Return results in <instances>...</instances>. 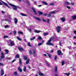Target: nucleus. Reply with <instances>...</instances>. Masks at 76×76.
<instances>
[{
  "mask_svg": "<svg viewBox=\"0 0 76 76\" xmlns=\"http://www.w3.org/2000/svg\"><path fill=\"white\" fill-rule=\"evenodd\" d=\"M72 19L75 20V19H76V15H74L72 16Z\"/></svg>",
  "mask_w": 76,
  "mask_h": 76,
  "instance_id": "18",
  "label": "nucleus"
},
{
  "mask_svg": "<svg viewBox=\"0 0 76 76\" xmlns=\"http://www.w3.org/2000/svg\"><path fill=\"white\" fill-rule=\"evenodd\" d=\"M68 48H69V50H71V49H72V47L71 46H69L68 47Z\"/></svg>",
  "mask_w": 76,
  "mask_h": 76,
  "instance_id": "49",
  "label": "nucleus"
},
{
  "mask_svg": "<svg viewBox=\"0 0 76 76\" xmlns=\"http://www.w3.org/2000/svg\"><path fill=\"white\" fill-rule=\"evenodd\" d=\"M34 19H36V20H39V21H40L41 20V19H40V18H37L36 17H34Z\"/></svg>",
  "mask_w": 76,
  "mask_h": 76,
  "instance_id": "10",
  "label": "nucleus"
},
{
  "mask_svg": "<svg viewBox=\"0 0 76 76\" xmlns=\"http://www.w3.org/2000/svg\"><path fill=\"white\" fill-rule=\"evenodd\" d=\"M38 13H39V15H42V12L39 11L38 12Z\"/></svg>",
  "mask_w": 76,
  "mask_h": 76,
  "instance_id": "40",
  "label": "nucleus"
},
{
  "mask_svg": "<svg viewBox=\"0 0 76 76\" xmlns=\"http://www.w3.org/2000/svg\"><path fill=\"white\" fill-rule=\"evenodd\" d=\"M20 15H21V16H27L26 15L24 14V13H21L20 14Z\"/></svg>",
  "mask_w": 76,
  "mask_h": 76,
  "instance_id": "22",
  "label": "nucleus"
},
{
  "mask_svg": "<svg viewBox=\"0 0 76 76\" xmlns=\"http://www.w3.org/2000/svg\"><path fill=\"white\" fill-rule=\"evenodd\" d=\"M23 58L24 60H27V56H24L23 57Z\"/></svg>",
  "mask_w": 76,
  "mask_h": 76,
  "instance_id": "21",
  "label": "nucleus"
},
{
  "mask_svg": "<svg viewBox=\"0 0 76 76\" xmlns=\"http://www.w3.org/2000/svg\"><path fill=\"white\" fill-rule=\"evenodd\" d=\"M42 3H43L45 5H48V4L47 2H45L44 1H42Z\"/></svg>",
  "mask_w": 76,
  "mask_h": 76,
  "instance_id": "26",
  "label": "nucleus"
},
{
  "mask_svg": "<svg viewBox=\"0 0 76 76\" xmlns=\"http://www.w3.org/2000/svg\"><path fill=\"white\" fill-rule=\"evenodd\" d=\"M57 56L56 55L55 56L54 59L55 60H56L57 59Z\"/></svg>",
  "mask_w": 76,
  "mask_h": 76,
  "instance_id": "45",
  "label": "nucleus"
},
{
  "mask_svg": "<svg viewBox=\"0 0 76 76\" xmlns=\"http://www.w3.org/2000/svg\"><path fill=\"white\" fill-rule=\"evenodd\" d=\"M1 1L3 4H4L6 6H7V7H8V8H10V7H9V5H8V4H7V3L4 2L3 1Z\"/></svg>",
  "mask_w": 76,
  "mask_h": 76,
  "instance_id": "7",
  "label": "nucleus"
},
{
  "mask_svg": "<svg viewBox=\"0 0 76 76\" xmlns=\"http://www.w3.org/2000/svg\"><path fill=\"white\" fill-rule=\"evenodd\" d=\"M51 14H49L48 15V17H51Z\"/></svg>",
  "mask_w": 76,
  "mask_h": 76,
  "instance_id": "53",
  "label": "nucleus"
},
{
  "mask_svg": "<svg viewBox=\"0 0 76 76\" xmlns=\"http://www.w3.org/2000/svg\"><path fill=\"white\" fill-rule=\"evenodd\" d=\"M9 38V36H4L3 37V38Z\"/></svg>",
  "mask_w": 76,
  "mask_h": 76,
  "instance_id": "33",
  "label": "nucleus"
},
{
  "mask_svg": "<svg viewBox=\"0 0 76 76\" xmlns=\"http://www.w3.org/2000/svg\"><path fill=\"white\" fill-rule=\"evenodd\" d=\"M64 4H66V5H69L70 4V3L69 2L65 1L64 3Z\"/></svg>",
  "mask_w": 76,
  "mask_h": 76,
  "instance_id": "15",
  "label": "nucleus"
},
{
  "mask_svg": "<svg viewBox=\"0 0 76 76\" xmlns=\"http://www.w3.org/2000/svg\"><path fill=\"white\" fill-rule=\"evenodd\" d=\"M53 51H54V50H52L50 51V53H53Z\"/></svg>",
  "mask_w": 76,
  "mask_h": 76,
  "instance_id": "56",
  "label": "nucleus"
},
{
  "mask_svg": "<svg viewBox=\"0 0 76 76\" xmlns=\"http://www.w3.org/2000/svg\"><path fill=\"white\" fill-rule=\"evenodd\" d=\"M18 34H23V32H22L20 31H18Z\"/></svg>",
  "mask_w": 76,
  "mask_h": 76,
  "instance_id": "44",
  "label": "nucleus"
},
{
  "mask_svg": "<svg viewBox=\"0 0 76 76\" xmlns=\"http://www.w3.org/2000/svg\"><path fill=\"white\" fill-rule=\"evenodd\" d=\"M74 45H76V42H74Z\"/></svg>",
  "mask_w": 76,
  "mask_h": 76,
  "instance_id": "62",
  "label": "nucleus"
},
{
  "mask_svg": "<svg viewBox=\"0 0 76 76\" xmlns=\"http://www.w3.org/2000/svg\"><path fill=\"white\" fill-rule=\"evenodd\" d=\"M35 33H39V32H41V31H38L37 30H35L34 31Z\"/></svg>",
  "mask_w": 76,
  "mask_h": 76,
  "instance_id": "11",
  "label": "nucleus"
},
{
  "mask_svg": "<svg viewBox=\"0 0 76 76\" xmlns=\"http://www.w3.org/2000/svg\"><path fill=\"white\" fill-rule=\"evenodd\" d=\"M54 70L55 73H57V66H55Z\"/></svg>",
  "mask_w": 76,
  "mask_h": 76,
  "instance_id": "14",
  "label": "nucleus"
},
{
  "mask_svg": "<svg viewBox=\"0 0 76 76\" xmlns=\"http://www.w3.org/2000/svg\"><path fill=\"white\" fill-rule=\"evenodd\" d=\"M26 66H24V68L23 69V71L24 72H26Z\"/></svg>",
  "mask_w": 76,
  "mask_h": 76,
  "instance_id": "25",
  "label": "nucleus"
},
{
  "mask_svg": "<svg viewBox=\"0 0 76 76\" xmlns=\"http://www.w3.org/2000/svg\"><path fill=\"white\" fill-rule=\"evenodd\" d=\"M61 20L62 22H64L66 20V18H61Z\"/></svg>",
  "mask_w": 76,
  "mask_h": 76,
  "instance_id": "9",
  "label": "nucleus"
},
{
  "mask_svg": "<svg viewBox=\"0 0 76 76\" xmlns=\"http://www.w3.org/2000/svg\"><path fill=\"white\" fill-rule=\"evenodd\" d=\"M42 39V38L41 37V36H39V37H38V39H39V40H40L41 39Z\"/></svg>",
  "mask_w": 76,
  "mask_h": 76,
  "instance_id": "36",
  "label": "nucleus"
},
{
  "mask_svg": "<svg viewBox=\"0 0 76 76\" xmlns=\"http://www.w3.org/2000/svg\"><path fill=\"white\" fill-rule=\"evenodd\" d=\"M54 4L53 3H51L49 5L50 6H53Z\"/></svg>",
  "mask_w": 76,
  "mask_h": 76,
  "instance_id": "39",
  "label": "nucleus"
},
{
  "mask_svg": "<svg viewBox=\"0 0 76 76\" xmlns=\"http://www.w3.org/2000/svg\"><path fill=\"white\" fill-rule=\"evenodd\" d=\"M10 45L11 46H13L14 45H15V43H14L13 41H12L11 40H10Z\"/></svg>",
  "mask_w": 76,
  "mask_h": 76,
  "instance_id": "6",
  "label": "nucleus"
},
{
  "mask_svg": "<svg viewBox=\"0 0 76 76\" xmlns=\"http://www.w3.org/2000/svg\"><path fill=\"white\" fill-rule=\"evenodd\" d=\"M58 54L59 56L61 54V52L60 50H58Z\"/></svg>",
  "mask_w": 76,
  "mask_h": 76,
  "instance_id": "20",
  "label": "nucleus"
},
{
  "mask_svg": "<svg viewBox=\"0 0 76 76\" xmlns=\"http://www.w3.org/2000/svg\"><path fill=\"white\" fill-rule=\"evenodd\" d=\"M17 39H18V40H19V41H21V39L20 38V37H19L18 36L17 37Z\"/></svg>",
  "mask_w": 76,
  "mask_h": 76,
  "instance_id": "31",
  "label": "nucleus"
},
{
  "mask_svg": "<svg viewBox=\"0 0 76 76\" xmlns=\"http://www.w3.org/2000/svg\"><path fill=\"white\" fill-rule=\"evenodd\" d=\"M15 61H16L15 59H14V60H13L11 62V63H13V62H14Z\"/></svg>",
  "mask_w": 76,
  "mask_h": 76,
  "instance_id": "51",
  "label": "nucleus"
},
{
  "mask_svg": "<svg viewBox=\"0 0 76 76\" xmlns=\"http://www.w3.org/2000/svg\"><path fill=\"white\" fill-rule=\"evenodd\" d=\"M50 19H47V22L48 23H50Z\"/></svg>",
  "mask_w": 76,
  "mask_h": 76,
  "instance_id": "46",
  "label": "nucleus"
},
{
  "mask_svg": "<svg viewBox=\"0 0 76 76\" xmlns=\"http://www.w3.org/2000/svg\"><path fill=\"white\" fill-rule=\"evenodd\" d=\"M61 28V27H60V26H58L56 27V29L58 33H59L60 32Z\"/></svg>",
  "mask_w": 76,
  "mask_h": 76,
  "instance_id": "5",
  "label": "nucleus"
},
{
  "mask_svg": "<svg viewBox=\"0 0 76 76\" xmlns=\"http://www.w3.org/2000/svg\"><path fill=\"white\" fill-rule=\"evenodd\" d=\"M17 73V72H14V75H15L16 76H19L18 75V73Z\"/></svg>",
  "mask_w": 76,
  "mask_h": 76,
  "instance_id": "28",
  "label": "nucleus"
},
{
  "mask_svg": "<svg viewBox=\"0 0 76 76\" xmlns=\"http://www.w3.org/2000/svg\"><path fill=\"white\" fill-rule=\"evenodd\" d=\"M34 4H37V2L36 1L34 2Z\"/></svg>",
  "mask_w": 76,
  "mask_h": 76,
  "instance_id": "64",
  "label": "nucleus"
},
{
  "mask_svg": "<svg viewBox=\"0 0 76 76\" xmlns=\"http://www.w3.org/2000/svg\"><path fill=\"white\" fill-rule=\"evenodd\" d=\"M19 58V54H18L15 56V58Z\"/></svg>",
  "mask_w": 76,
  "mask_h": 76,
  "instance_id": "32",
  "label": "nucleus"
},
{
  "mask_svg": "<svg viewBox=\"0 0 76 76\" xmlns=\"http://www.w3.org/2000/svg\"><path fill=\"white\" fill-rule=\"evenodd\" d=\"M37 50L36 49H33L32 50V51L31 50L29 51V53L30 55H32L33 54V55L35 56L36 54H37Z\"/></svg>",
  "mask_w": 76,
  "mask_h": 76,
  "instance_id": "2",
  "label": "nucleus"
},
{
  "mask_svg": "<svg viewBox=\"0 0 76 76\" xmlns=\"http://www.w3.org/2000/svg\"><path fill=\"white\" fill-rule=\"evenodd\" d=\"M64 64V62L63 61L62 62V66H63Z\"/></svg>",
  "mask_w": 76,
  "mask_h": 76,
  "instance_id": "50",
  "label": "nucleus"
},
{
  "mask_svg": "<svg viewBox=\"0 0 76 76\" xmlns=\"http://www.w3.org/2000/svg\"><path fill=\"white\" fill-rule=\"evenodd\" d=\"M26 3H27V4H28V5H29V1H28L27 0Z\"/></svg>",
  "mask_w": 76,
  "mask_h": 76,
  "instance_id": "48",
  "label": "nucleus"
},
{
  "mask_svg": "<svg viewBox=\"0 0 76 76\" xmlns=\"http://www.w3.org/2000/svg\"><path fill=\"white\" fill-rule=\"evenodd\" d=\"M35 39V37H33V38L30 39L31 40H33Z\"/></svg>",
  "mask_w": 76,
  "mask_h": 76,
  "instance_id": "42",
  "label": "nucleus"
},
{
  "mask_svg": "<svg viewBox=\"0 0 76 76\" xmlns=\"http://www.w3.org/2000/svg\"><path fill=\"white\" fill-rule=\"evenodd\" d=\"M19 61L20 64H22V61L21 60L20 58H19Z\"/></svg>",
  "mask_w": 76,
  "mask_h": 76,
  "instance_id": "34",
  "label": "nucleus"
},
{
  "mask_svg": "<svg viewBox=\"0 0 76 76\" xmlns=\"http://www.w3.org/2000/svg\"><path fill=\"white\" fill-rule=\"evenodd\" d=\"M28 45L29 47H31V43L30 42H28Z\"/></svg>",
  "mask_w": 76,
  "mask_h": 76,
  "instance_id": "43",
  "label": "nucleus"
},
{
  "mask_svg": "<svg viewBox=\"0 0 76 76\" xmlns=\"http://www.w3.org/2000/svg\"><path fill=\"white\" fill-rule=\"evenodd\" d=\"M48 35V33H44L43 34L44 36H46V35Z\"/></svg>",
  "mask_w": 76,
  "mask_h": 76,
  "instance_id": "35",
  "label": "nucleus"
},
{
  "mask_svg": "<svg viewBox=\"0 0 76 76\" xmlns=\"http://www.w3.org/2000/svg\"><path fill=\"white\" fill-rule=\"evenodd\" d=\"M3 75H4V71L3 69H2L1 71V75L3 76Z\"/></svg>",
  "mask_w": 76,
  "mask_h": 76,
  "instance_id": "12",
  "label": "nucleus"
},
{
  "mask_svg": "<svg viewBox=\"0 0 76 76\" xmlns=\"http://www.w3.org/2000/svg\"><path fill=\"white\" fill-rule=\"evenodd\" d=\"M47 14H44L43 15V16H47Z\"/></svg>",
  "mask_w": 76,
  "mask_h": 76,
  "instance_id": "57",
  "label": "nucleus"
},
{
  "mask_svg": "<svg viewBox=\"0 0 76 76\" xmlns=\"http://www.w3.org/2000/svg\"><path fill=\"white\" fill-rule=\"evenodd\" d=\"M29 31L30 32H32V30H31V29L30 28L29 30Z\"/></svg>",
  "mask_w": 76,
  "mask_h": 76,
  "instance_id": "55",
  "label": "nucleus"
},
{
  "mask_svg": "<svg viewBox=\"0 0 76 76\" xmlns=\"http://www.w3.org/2000/svg\"><path fill=\"white\" fill-rule=\"evenodd\" d=\"M39 74L41 76H44V74L42 73V72H40L39 73Z\"/></svg>",
  "mask_w": 76,
  "mask_h": 76,
  "instance_id": "24",
  "label": "nucleus"
},
{
  "mask_svg": "<svg viewBox=\"0 0 76 76\" xmlns=\"http://www.w3.org/2000/svg\"><path fill=\"white\" fill-rule=\"evenodd\" d=\"M5 51L6 53L5 54H9V50H7V49H5Z\"/></svg>",
  "mask_w": 76,
  "mask_h": 76,
  "instance_id": "17",
  "label": "nucleus"
},
{
  "mask_svg": "<svg viewBox=\"0 0 76 76\" xmlns=\"http://www.w3.org/2000/svg\"><path fill=\"white\" fill-rule=\"evenodd\" d=\"M42 44V43H39L38 44V47H39L40 45H41Z\"/></svg>",
  "mask_w": 76,
  "mask_h": 76,
  "instance_id": "37",
  "label": "nucleus"
},
{
  "mask_svg": "<svg viewBox=\"0 0 76 76\" xmlns=\"http://www.w3.org/2000/svg\"><path fill=\"white\" fill-rule=\"evenodd\" d=\"M71 4L72 5H74V3L73 2H72Z\"/></svg>",
  "mask_w": 76,
  "mask_h": 76,
  "instance_id": "61",
  "label": "nucleus"
},
{
  "mask_svg": "<svg viewBox=\"0 0 76 76\" xmlns=\"http://www.w3.org/2000/svg\"><path fill=\"white\" fill-rule=\"evenodd\" d=\"M18 50H19L20 51H23V49L22 47H18Z\"/></svg>",
  "mask_w": 76,
  "mask_h": 76,
  "instance_id": "19",
  "label": "nucleus"
},
{
  "mask_svg": "<svg viewBox=\"0 0 76 76\" xmlns=\"http://www.w3.org/2000/svg\"><path fill=\"white\" fill-rule=\"evenodd\" d=\"M66 7L67 8V9H70V7L69 6H66Z\"/></svg>",
  "mask_w": 76,
  "mask_h": 76,
  "instance_id": "52",
  "label": "nucleus"
},
{
  "mask_svg": "<svg viewBox=\"0 0 76 76\" xmlns=\"http://www.w3.org/2000/svg\"><path fill=\"white\" fill-rule=\"evenodd\" d=\"M64 74L65 75H66L67 76H69V75H70V73H64Z\"/></svg>",
  "mask_w": 76,
  "mask_h": 76,
  "instance_id": "27",
  "label": "nucleus"
},
{
  "mask_svg": "<svg viewBox=\"0 0 76 76\" xmlns=\"http://www.w3.org/2000/svg\"><path fill=\"white\" fill-rule=\"evenodd\" d=\"M18 70L20 72H22V69L20 68V67H18Z\"/></svg>",
  "mask_w": 76,
  "mask_h": 76,
  "instance_id": "16",
  "label": "nucleus"
},
{
  "mask_svg": "<svg viewBox=\"0 0 76 76\" xmlns=\"http://www.w3.org/2000/svg\"><path fill=\"white\" fill-rule=\"evenodd\" d=\"M29 59H28L27 60V61L26 62V64H28L29 63Z\"/></svg>",
  "mask_w": 76,
  "mask_h": 76,
  "instance_id": "30",
  "label": "nucleus"
},
{
  "mask_svg": "<svg viewBox=\"0 0 76 76\" xmlns=\"http://www.w3.org/2000/svg\"><path fill=\"white\" fill-rule=\"evenodd\" d=\"M28 67L29 68V69H31V66L29 65L28 66Z\"/></svg>",
  "mask_w": 76,
  "mask_h": 76,
  "instance_id": "60",
  "label": "nucleus"
},
{
  "mask_svg": "<svg viewBox=\"0 0 76 76\" xmlns=\"http://www.w3.org/2000/svg\"><path fill=\"white\" fill-rule=\"evenodd\" d=\"M1 12H2V13L3 14L5 13V12H4V11H2Z\"/></svg>",
  "mask_w": 76,
  "mask_h": 76,
  "instance_id": "63",
  "label": "nucleus"
},
{
  "mask_svg": "<svg viewBox=\"0 0 76 76\" xmlns=\"http://www.w3.org/2000/svg\"><path fill=\"white\" fill-rule=\"evenodd\" d=\"M14 22L15 24H17V23H18V19H16V18H14Z\"/></svg>",
  "mask_w": 76,
  "mask_h": 76,
  "instance_id": "13",
  "label": "nucleus"
},
{
  "mask_svg": "<svg viewBox=\"0 0 76 76\" xmlns=\"http://www.w3.org/2000/svg\"><path fill=\"white\" fill-rule=\"evenodd\" d=\"M7 59H8V60H11V58L10 57H7Z\"/></svg>",
  "mask_w": 76,
  "mask_h": 76,
  "instance_id": "54",
  "label": "nucleus"
},
{
  "mask_svg": "<svg viewBox=\"0 0 76 76\" xmlns=\"http://www.w3.org/2000/svg\"><path fill=\"white\" fill-rule=\"evenodd\" d=\"M9 27V26L8 25H6L5 26V28H7Z\"/></svg>",
  "mask_w": 76,
  "mask_h": 76,
  "instance_id": "47",
  "label": "nucleus"
},
{
  "mask_svg": "<svg viewBox=\"0 0 76 76\" xmlns=\"http://www.w3.org/2000/svg\"><path fill=\"white\" fill-rule=\"evenodd\" d=\"M50 13L51 14H55V13H56V12L55 11H52L50 12Z\"/></svg>",
  "mask_w": 76,
  "mask_h": 76,
  "instance_id": "38",
  "label": "nucleus"
},
{
  "mask_svg": "<svg viewBox=\"0 0 76 76\" xmlns=\"http://www.w3.org/2000/svg\"><path fill=\"white\" fill-rule=\"evenodd\" d=\"M61 42H59V44L60 46H61Z\"/></svg>",
  "mask_w": 76,
  "mask_h": 76,
  "instance_id": "58",
  "label": "nucleus"
},
{
  "mask_svg": "<svg viewBox=\"0 0 76 76\" xmlns=\"http://www.w3.org/2000/svg\"><path fill=\"white\" fill-rule=\"evenodd\" d=\"M42 20H43V21L44 22H47V21L46 20H45L44 19H43Z\"/></svg>",
  "mask_w": 76,
  "mask_h": 76,
  "instance_id": "59",
  "label": "nucleus"
},
{
  "mask_svg": "<svg viewBox=\"0 0 76 76\" xmlns=\"http://www.w3.org/2000/svg\"><path fill=\"white\" fill-rule=\"evenodd\" d=\"M56 38V36H54L52 38L50 39L49 40H48V42L46 43L47 45H53V44L51 43H50V42H51V40H52L53 38Z\"/></svg>",
  "mask_w": 76,
  "mask_h": 76,
  "instance_id": "1",
  "label": "nucleus"
},
{
  "mask_svg": "<svg viewBox=\"0 0 76 76\" xmlns=\"http://www.w3.org/2000/svg\"><path fill=\"white\" fill-rule=\"evenodd\" d=\"M5 57L4 55V54L3 53H1V58H4Z\"/></svg>",
  "mask_w": 76,
  "mask_h": 76,
  "instance_id": "8",
  "label": "nucleus"
},
{
  "mask_svg": "<svg viewBox=\"0 0 76 76\" xmlns=\"http://www.w3.org/2000/svg\"><path fill=\"white\" fill-rule=\"evenodd\" d=\"M32 10H33V11L34 12L35 14H37V12H36V11L35 10V9H34V8H32Z\"/></svg>",
  "mask_w": 76,
  "mask_h": 76,
  "instance_id": "23",
  "label": "nucleus"
},
{
  "mask_svg": "<svg viewBox=\"0 0 76 76\" xmlns=\"http://www.w3.org/2000/svg\"><path fill=\"white\" fill-rule=\"evenodd\" d=\"M13 33L14 35H16V31H14Z\"/></svg>",
  "mask_w": 76,
  "mask_h": 76,
  "instance_id": "41",
  "label": "nucleus"
},
{
  "mask_svg": "<svg viewBox=\"0 0 76 76\" xmlns=\"http://www.w3.org/2000/svg\"><path fill=\"white\" fill-rule=\"evenodd\" d=\"M9 5L11 6V7H13L12 9L15 10H17V8L16 6H15V5L11 3H9Z\"/></svg>",
  "mask_w": 76,
  "mask_h": 76,
  "instance_id": "4",
  "label": "nucleus"
},
{
  "mask_svg": "<svg viewBox=\"0 0 76 76\" xmlns=\"http://www.w3.org/2000/svg\"><path fill=\"white\" fill-rule=\"evenodd\" d=\"M47 56H48L49 58H51V54L47 53Z\"/></svg>",
  "mask_w": 76,
  "mask_h": 76,
  "instance_id": "29",
  "label": "nucleus"
},
{
  "mask_svg": "<svg viewBox=\"0 0 76 76\" xmlns=\"http://www.w3.org/2000/svg\"><path fill=\"white\" fill-rule=\"evenodd\" d=\"M11 20H12V18H11L10 15H9L3 20L4 21H8L9 22H10L11 21Z\"/></svg>",
  "mask_w": 76,
  "mask_h": 76,
  "instance_id": "3",
  "label": "nucleus"
}]
</instances>
